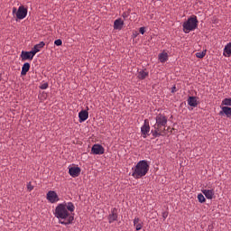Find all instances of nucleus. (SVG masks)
Segmentation results:
<instances>
[{"instance_id": "dca6fc26", "label": "nucleus", "mask_w": 231, "mask_h": 231, "mask_svg": "<svg viewBox=\"0 0 231 231\" xmlns=\"http://www.w3.org/2000/svg\"><path fill=\"white\" fill-rule=\"evenodd\" d=\"M148 76H149V72L146 71V70L142 69V70L138 71L137 78H138L140 80H143V79H145Z\"/></svg>"}, {"instance_id": "72a5a7b5", "label": "nucleus", "mask_w": 231, "mask_h": 231, "mask_svg": "<svg viewBox=\"0 0 231 231\" xmlns=\"http://www.w3.org/2000/svg\"><path fill=\"white\" fill-rule=\"evenodd\" d=\"M16 11V9L15 8H14V13Z\"/></svg>"}, {"instance_id": "473e14b6", "label": "nucleus", "mask_w": 231, "mask_h": 231, "mask_svg": "<svg viewBox=\"0 0 231 231\" xmlns=\"http://www.w3.org/2000/svg\"><path fill=\"white\" fill-rule=\"evenodd\" d=\"M123 17H124V18H126V17H127V14H126V13H124V14H123Z\"/></svg>"}, {"instance_id": "f03ea898", "label": "nucleus", "mask_w": 231, "mask_h": 231, "mask_svg": "<svg viewBox=\"0 0 231 231\" xmlns=\"http://www.w3.org/2000/svg\"><path fill=\"white\" fill-rule=\"evenodd\" d=\"M150 169V163L146 160L140 161L135 167L133 168L132 176L135 180H140V178H143L148 174Z\"/></svg>"}, {"instance_id": "5701e85b", "label": "nucleus", "mask_w": 231, "mask_h": 231, "mask_svg": "<svg viewBox=\"0 0 231 231\" xmlns=\"http://www.w3.org/2000/svg\"><path fill=\"white\" fill-rule=\"evenodd\" d=\"M155 130H152V134L154 137H159L162 135L161 128L157 127L156 125H153Z\"/></svg>"}, {"instance_id": "9d476101", "label": "nucleus", "mask_w": 231, "mask_h": 231, "mask_svg": "<svg viewBox=\"0 0 231 231\" xmlns=\"http://www.w3.org/2000/svg\"><path fill=\"white\" fill-rule=\"evenodd\" d=\"M81 172V169L79 167H70L69 169V173L72 178H78Z\"/></svg>"}, {"instance_id": "2f4dec72", "label": "nucleus", "mask_w": 231, "mask_h": 231, "mask_svg": "<svg viewBox=\"0 0 231 231\" xmlns=\"http://www.w3.org/2000/svg\"><path fill=\"white\" fill-rule=\"evenodd\" d=\"M171 92L172 93L176 92V87L175 86L171 88Z\"/></svg>"}, {"instance_id": "2eb2a0df", "label": "nucleus", "mask_w": 231, "mask_h": 231, "mask_svg": "<svg viewBox=\"0 0 231 231\" xmlns=\"http://www.w3.org/2000/svg\"><path fill=\"white\" fill-rule=\"evenodd\" d=\"M79 123L86 121L88 118V112L87 110H82L79 113Z\"/></svg>"}, {"instance_id": "412c9836", "label": "nucleus", "mask_w": 231, "mask_h": 231, "mask_svg": "<svg viewBox=\"0 0 231 231\" xmlns=\"http://www.w3.org/2000/svg\"><path fill=\"white\" fill-rule=\"evenodd\" d=\"M169 59V55L167 52L163 51L162 53L159 54V60L162 62V63H164L168 60Z\"/></svg>"}, {"instance_id": "a211bd4d", "label": "nucleus", "mask_w": 231, "mask_h": 231, "mask_svg": "<svg viewBox=\"0 0 231 231\" xmlns=\"http://www.w3.org/2000/svg\"><path fill=\"white\" fill-rule=\"evenodd\" d=\"M224 56L230 57L231 56V42L227 43L226 47H224Z\"/></svg>"}, {"instance_id": "aec40b11", "label": "nucleus", "mask_w": 231, "mask_h": 231, "mask_svg": "<svg viewBox=\"0 0 231 231\" xmlns=\"http://www.w3.org/2000/svg\"><path fill=\"white\" fill-rule=\"evenodd\" d=\"M134 226H135L136 231H141L143 228V224L140 223V218L135 217L134 220Z\"/></svg>"}, {"instance_id": "4be33fe9", "label": "nucleus", "mask_w": 231, "mask_h": 231, "mask_svg": "<svg viewBox=\"0 0 231 231\" xmlns=\"http://www.w3.org/2000/svg\"><path fill=\"white\" fill-rule=\"evenodd\" d=\"M30 68H31V65L28 62L24 63L22 68L21 75L22 76L26 75L27 72L29 71Z\"/></svg>"}, {"instance_id": "cd10ccee", "label": "nucleus", "mask_w": 231, "mask_h": 231, "mask_svg": "<svg viewBox=\"0 0 231 231\" xmlns=\"http://www.w3.org/2000/svg\"><path fill=\"white\" fill-rule=\"evenodd\" d=\"M27 189H28V190H32L33 189V186L32 185V182H29L28 184H27Z\"/></svg>"}, {"instance_id": "6ab92c4d", "label": "nucleus", "mask_w": 231, "mask_h": 231, "mask_svg": "<svg viewBox=\"0 0 231 231\" xmlns=\"http://www.w3.org/2000/svg\"><path fill=\"white\" fill-rule=\"evenodd\" d=\"M188 105H189L190 106L196 107L198 106L197 97H189V98H188Z\"/></svg>"}, {"instance_id": "20e7f679", "label": "nucleus", "mask_w": 231, "mask_h": 231, "mask_svg": "<svg viewBox=\"0 0 231 231\" xmlns=\"http://www.w3.org/2000/svg\"><path fill=\"white\" fill-rule=\"evenodd\" d=\"M155 119L156 124L154 125H156V127H159L161 129L162 127H166L168 123V117L165 115L159 114Z\"/></svg>"}, {"instance_id": "9b49d317", "label": "nucleus", "mask_w": 231, "mask_h": 231, "mask_svg": "<svg viewBox=\"0 0 231 231\" xmlns=\"http://www.w3.org/2000/svg\"><path fill=\"white\" fill-rule=\"evenodd\" d=\"M35 56L34 52L32 50L31 51H22L21 58L23 60H32L33 57Z\"/></svg>"}, {"instance_id": "6e6552de", "label": "nucleus", "mask_w": 231, "mask_h": 231, "mask_svg": "<svg viewBox=\"0 0 231 231\" xmlns=\"http://www.w3.org/2000/svg\"><path fill=\"white\" fill-rule=\"evenodd\" d=\"M118 219V213L116 208H113L111 209V214L108 216V223L113 224L114 222L117 221Z\"/></svg>"}, {"instance_id": "bb28decb", "label": "nucleus", "mask_w": 231, "mask_h": 231, "mask_svg": "<svg viewBox=\"0 0 231 231\" xmlns=\"http://www.w3.org/2000/svg\"><path fill=\"white\" fill-rule=\"evenodd\" d=\"M54 44L57 45V46H60V45H62V41H61L60 39L56 40V41L54 42Z\"/></svg>"}, {"instance_id": "f3484780", "label": "nucleus", "mask_w": 231, "mask_h": 231, "mask_svg": "<svg viewBox=\"0 0 231 231\" xmlns=\"http://www.w3.org/2000/svg\"><path fill=\"white\" fill-rule=\"evenodd\" d=\"M45 46V43L43 42H41L39 44H36L32 51L36 54L37 52H39L43 47Z\"/></svg>"}, {"instance_id": "0eeeda50", "label": "nucleus", "mask_w": 231, "mask_h": 231, "mask_svg": "<svg viewBox=\"0 0 231 231\" xmlns=\"http://www.w3.org/2000/svg\"><path fill=\"white\" fill-rule=\"evenodd\" d=\"M91 152L94 154L101 155L105 152V148L101 144L96 143V144L93 145V147L91 149Z\"/></svg>"}, {"instance_id": "b1692460", "label": "nucleus", "mask_w": 231, "mask_h": 231, "mask_svg": "<svg viewBox=\"0 0 231 231\" xmlns=\"http://www.w3.org/2000/svg\"><path fill=\"white\" fill-rule=\"evenodd\" d=\"M206 54H207V51H202L200 52H197L195 56H197V58L199 59H203L206 56Z\"/></svg>"}, {"instance_id": "c85d7f7f", "label": "nucleus", "mask_w": 231, "mask_h": 231, "mask_svg": "<svg viewBox=\"0 0 231 231\" xmlns=\"http://www.w3.org/2000/svg\"><path fill=\"white\" fill-rule=\"evenodd\" d=\"M42 89H46L48 88V83H44L40 87Z\"/></svg>"}, {"instance_id": "7ed1b4c3", "label": "nucleus", "mask_w": 231, "mask_h": 231, "mask_svg": "<svg viewBox=\"0 0 231 231\" xmlns=\"http://www.w3.org/2000/svg\"><path fill=\"white\" fill-rule=\"evenodd\" d=\"M198 23L199 21L197 16L188 18V21H186L182 25L184 32L189 33L195 31L198 28Z\"/></svg>"}, {"instance_id": "39448f33", "label": "nucleus", "mask_w": 231, "mask_h": 231, "mask_svg": "<svg viewBox=\"0 0 231 231\" xmlns=\"http://www.w3.org/2000/svg\"><path fill=\"white\" fill-rule=\"evenodd\" d=\"M46 198L49 203H51V204L58 203V201H60L59 196L54 190H50L47 193Z\"/></svg>"}, {"instance_id": "ddd939ff", "label": "nucleus", "mask_w": 231, "mask_h": 231, "mask_svg": "<svg viewBox=\"0 0 231 231\" xmlns=\"http://www.w3.org/2000/svg\"><path fill=\"white\" fill-rule=\"evenodd\" d=\"M202 194L206 196L208 199H213L215 191L214 189H202Z\"/></svg>"}, {"instance_id": "393cba45", "label": "nucleus", "mask_w": 231, "mask_h": 231, "mask_svg": "<svg viewBox=\"0 0 231 231\" xmlns=\"http://www.w3.org/2000/svg\"><path fill=\"white\" fill-rule=\"evenodd\" d=\"M197 199H199V203H205L206 201V199L202 193L199 194Z\"/></svg>"}, {"instance_id": "1a4fd4ad", "label": "nucleus", "mask_w": 231, "mask_h": 231, "mask_svg": "<svg viewBox=\"0 0 231 231\" xmlns=\"http://www.w3.org/2000/svg\"><path fill=\"white\" fill-rule=\"evenodd\" d=\"M27 13H28V10L26 8H24L23 6H20L18 8L17 13H16V17L19 20H23V19H24L26 17Z\"/></svg>"}, {"instance_id": "423d86ee", "label": "nucleus", "mask_w": 231, "mask_h": 231, "mask_svg": "<svg viewBox=\"0 0 231 231\" xmlns=\"http://www.w3.org/2000/svg\"><path fill=\"white\" fill-rule=\"evenodd\" d=\"M151 126L148 119L144 120V124L141 127V133L143 136V138H146L148 135H150Z\"/></svg>"}, {"instance_id": "4468645a", "label": "nucleus", "mask_w": 231, "mask_h": 231, "mask_svg": "<svg viewBox=\"0 0 231 231\" xmlns=\"http://www.w3.org/2000/svg\"><path fill=\"white\" fill-rule=\"evenodd\" d=\"M124 24H125L124 21L121 18H119L115 21L114 29L121 31L123 29Z\"/></svg>"}, {"instance_id": "f257e3e1", "label": "nucleus", "mask_w": 231, "mask_h": 231, "mask_svg": "<svg viewBox=\"0 0 231 231\" xmlns=\"http://www.w3.org/2000/svg\"><path fill=\"white\" fill-rule=\"evenodd\" d=\"M75 206L72 202H63L58 204L55 208L54 216L59 219V224L63 226H69L74 221Z\"/></svg>"}, {"instance_id": "7c9ffc66", "label": "nucleus", "mask_w": 231, "mask_h": 231, "mask_svg": "<svg viewBox=\"0 0 231 231\" xmlns=\"http://www.w3.org/2000/svg\"><path fill=\"white\" fill-rule=\"evenodd\" d=\"M140 32H141L142 34H144V32H145V28H144V27H141V28H140Z\"/></svg>"}, {"instance_id": "f8f14e48", "label": "nucleus", "mask_w": 231, "mask_h": 231, "mask_svg": "<svg viewBox=\"0 0 231 231\" xmlns=\"http://www.w3.org/2000/svg\"><path fill=\"white\" fill-rule=\"evenodd\" d=\"M220 116L226 115L228 118H231V107L229 106H222V110L218 113Z\"/></svg>"}, {"instance_id": "f704fd0d", "label": "nucleus", "mask_w": 231, "mask_h": 231, "mask_svg": "<svg viewBox=\"0 0 231 231\" xmlns=\"http://www.w3.org/2000/svg\"><path fill=\"white\" fill-rule=\"evenodd\" d=\"M0 81H1V73H0Z\"/></svg>"}, {"instance_id": "c756f323", "label": "nucleus", "mask_w": 231, "mask_h": 231, "mask_svg": "<svg viewBox=\"0 0 231 231\" xmlns=\"http://www.w3.org/2000/svg\"><path fill=\"white\" fill-rule=\"evenodd\" d=\"M162 217L164 220H166V218L168 217V212H163L162 213Z\"/></svg>"}, {"instance_id": "a878e982", "label": "nucleus", "mask_w": 231, "mask_h": 231, "mask_svg": "<svg viewBox=\"0 0 231 231\" xmlns=\"http://www.w3.org/2000/svg\"><path fill=\"white\" fill-rule=\"evenodd\" d=\"M222 105L231 106V98H225L222 100Z\"/></svg>"}]
</instances>
